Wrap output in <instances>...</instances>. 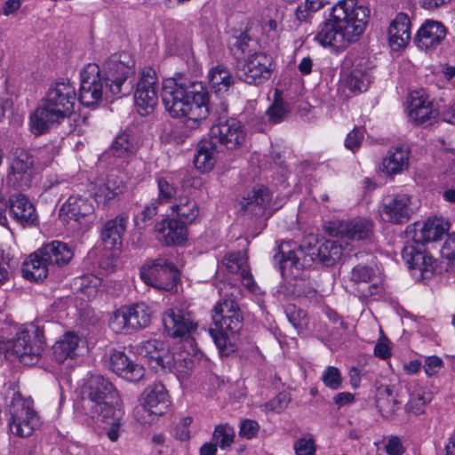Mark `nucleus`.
Listing matches in <instances>:
<instances>
[{"label":"nucleus","mask_w":455,"mask_h":455,"mask_svg":"<svg viewBox=\"0 0 455 455\" xmlns=\"http://www.w3.org/2000/svg\"><path fill=\"white\" fill-rule=\"evenodd\" d=\"M210 84L216 92H226L234 84V79L227 67L219 64L209 70Z\"/></svg>","instance_id":"e433bc0d"},{"label":"nucleus","mask_w":455,"mask_h":455,"mask_svg":"<svg viewBox=\"0 0 455 455\" xmlns=\"http://www.w3.org/2000/svg\"><path fill=\"white\" fill-rule=\"evenodd\" d=\"M416 208L412 196L408 194L388 195L383 198L381 216L386 221L403 223L410 220Z\"/></svg>","instance_id":"a211bd4d"},{"label":"nucleus","mask_w":455,"mask_h":455,"mask_svg":"<svg viewBox=\"0 0 455 455\" xmlns=\"http://www.w3.org/2000/svg\"><path fill=\"white\" fill-rule=\"evenodd\" d=\"M403 258L405 259L410 268L418 269L421 274L431 273L434 269V264L435 262L434 258L419 251H416L413 246H406L403 249Z\"/></svg>","instance_id":"c9c22d12"},{"label":"nucleus","mask_w":455,"mask_h":455,"mask_svg":"<svg viewBox=\"0 0 455 455\" xmlns=\"http://www.w3.org/2000/svg\"><path fill=\"white\" fill-rule=\"evenodd\" d=\"M286 315L289 322L299 333L306 330L309 323V319L306 311L296 307H289L286 310Z\"/></svg>","instance_id":"c03bdc74"},{"label":"nucleus","mask_w":455,"mask_h":455,"mask_svg":"<svg viewBox=\"0 0 455 455\" xmlns=\"http://www.w3.org/2000/svg\"><path fill=\"white\" fill-rule=\"evenodd\" d=\"M156 239L163 244L180 245L187 240L186 225L176 219H165L155 227Z\"/></svg>","instance_id":"5701e85b"},{"label":"nucleus","mask_w":455,"mask_h":455,"mask_svg":"<svg viewBox=\"0 0 455 455\" xmlns=\"http://www.w3.org/2000/svg\"><path fill=\"white\" fill-rule=\"evenodd\" d=\"M436 116L437 113L425 92L418 91L411 94L409 117L413 123L427 126L433 124Z\"/></svg>","instance_id":"6ab92c4d"},{"label":"nucleus","mask_w":455,"mask_h":455,"mask_svg":"<svg viewBox=\"0 0 455 455\" xmlns=\"http://www.w3.org/2000/svg\"><path fill=\"white\" fill-rule=\"evenodd\" d=\"M433 398L432 393L423 388H417L410 395L405 405V411L414 416H419L425 411V407Z\"/></svg>","instance_id":"ea45409f"},{"label":"nucleus","mask_w":455,"mask_h":455,"mask_svg":"<svg viewBox=\"0 0 455 455\" xmlns=\"http://www.w3.org/2000/svg\"><path fill=\"white\" fill-rule=\"evenodd\" d=\"M364 135L363 127H355L345 140V147L353 152L357 150L362 143Z\"/></svg>","instance_id":"5fc2aeb1"},{"label":"nucleus","mask_w":455,"mask_h":455,"mask_svg":"<svg viewBox=\"0 0 455 455\" xmlns=\"http://www.w3.org/2000/svg\"><path fill=\"white\" fill-rule=\"evenodd\" d=\"M152 317L150 307L141 302L121 307L110 317L109 326L113 331H137L149 325Z\"/></svg>","instance_id":"9b49d317"},{"label":"nucleus","mask_w":455,"mask_h":455,"mask_svg":"<svg viewBox=\"0 0 455 455\" xmlns=\"http://www.w3.org/2000/svg\"><path fill=\"white\" fill-rule=\"evenodd\" d=\"M109 368L113 372L128 381H139L145 374L144 367L134 363L123 351H114L111 354Z\"/></svg>","instance_id":"4be33fe9"},{"label":"nucleus","mask_w":455,"mask_h":455,"mask_svg":"<svg viewBox=\"0 0 455 455\" xmlns=\"http://www.w3.org/2000/svg\"><path fill=\"white\" fill-rule=\"evenodd\" d=\"M222 299L218 301L212 310V319L215 329H209L220 355L228 356L236 349L235 345L230 341L228 335L238 333L243 326V315L238 304L230 297H235L239 289L230 283H223L218 287Z\"/></svg>","instance_id":"423d86ee"},{"label":"nucleus","mask_w":455,"mask_h":455,"mask_svg":"<svg viewBox=\"0 0 455 455\" xmlns=\"http://www.w3.org/2000/svg\"><path fill=\"white\" fill-rule=\"evenodd\" d=\"M140 355L146 357L153 367L160 366L162 369L170 368L172 363V355L166 348L165 344L159 339H148L137 346Z\"/></svg>","instance_id":"b1692460"},{"label":"nucleus","mask_w":455,"mask_h":455,"mask_svg":"<svg viewBox=\"0 0 455 455\" xmlns=\"http://www.w3.org/2000/svg\"><path fill=\"white\" fill-rule=\"evenodd\" d=\"M108 91L112 94H129L132 86L127 79L135 73V62L128 52H116L106 59L100 67Z\"/></svg>","instance_id":"6e6552de"},{"label":"nucleus","mask_w":455,"mask_h":455,"mask_svg":"<svg viewBox=\"0 0 455 455\" xmlns=\"http://www.w3.org/2000/svg\"><path fill=\"white\" fill-rule=\"evenodd\" d=\"M140 278L148 285L157 290L168 291L179 279L175 265L165 258L146 262L140 268Z\"/></svg>","instance_id":"f8f14e48"},{"label":"nucleus","mask_w":455,"mask_h":455,"mask_svg":"<svg viewBox=\"0 0 455 455\" xmlns=\"http://www.w3.org/2000/svg\"><path fill=\"white\" fill-rule=\"evenodd\" d=\"M386 451L388 455H402L404 448L401 440L396 436L390 437L386 444Z\"/></svg>","instance_id":"0e129e2a"},{"label":"nucleus","mask_w":455,"mask_h":455,"mask_svg":"<svg viewBox=\"0 0 455 455\" xmlns=\"http://www.w3.org/2000/svg\"><path fill=\"white\" fill-rule=\"evenodd\" d=\"M370 9L357 0L339 1L331 9V18L319 28L315 39L323 46L346 48L365 30Z\"/></svg>","instance_id":"7ed1b4c3"},{"label":"nucleus","mask_w":455,"mask_h":455,"mask_svg":"<svg viewBox=\"0 0 455 455\" xmlns=\"http://www.w3.org/2000/svg\"><path fill=\"white\" fill-rule=\"evenodd\" d=\"M192 423L191 417L182 418L179 423H177L173 429L174 436L180 440L185 441L189 438V426Z\"/></svg>","instance_id":"13d9d810"},{"label":"nucleus","mask_w":455,"mask_h":455,"mask_svg":"<svg viewBox=\"0 0 455 455\" xmlns=\"http://www.w3.org/2000/svg\"><path fill=\"white\" fill-rule=\"evenodd\" d=\"M133 414L136 420L141 425H151L158 419L159 416H162L156 411L149 410L141 400L140 404L134 409Z\"/></svg>","instance_id":"3c124183"},{"label":"nucleus","mask_w":455,"mask_h":455,"mask_svg":"<svg viewBox=\"0 0 455 455\" xmlns=\"http://www.w3.org/2000/svg\"><path fill=\"white\" fill-rule=\"evenodd\" d=\"M235 72L237 77L248 84H262L271 76L272 58L264 52H254L237 61Z\"/></svg>","instance_id":"ddd939ff"},{"label":"nucleus","mask_w":455,"mask_h":455,"mask_svg":"<svg viewBox=\"0 0 455 455\" xmlns=\"http://www.w3.org/2000/svg\"><path fill=\"white\" fill-rule=\"evenodd\" d=\"M450 228V223L441 217L428 218L416 233L417 240L435 242L440 239Z\"/></svg>","instance_id":"473e14b6"},{"label":"nucleus","mask_w":455,"mask_h":455,"mask_svg":"<svg viewBox=\"0 0 455 455\" xmlns=\"http://www.w3.org/2000/svg\"><path fill=\"white\" fill-rule=\"evenodd\" d=\"M162 100L173 118H184L195 129L209 115V93L202 82L168 78L163 82Z\"/></svg>","instance_id":"f03ea898"},{"label":"nucleus","mask_w":455,"mask_h":455,"mask_svg":"<svg viewBox=\"0 0 455 455\" xmlns=\"http://www.w3.org/2000/svg\"><path fill=\"white\" fill-rule=\"evenodd\" d=\"M128 217L121 214L105 223L100 237L104 245L109 249H118L122 245V237L125 232Z\"/></svg>","instance_id":"c756f323"},{"label":"nucleus","mask_w":455,"mask_h":455,"mask_svg":"<svg viewBox=\"0 0 455 455\" xmlns=\"http://www.w3.org/2000/svg\"><path fill=\"white\" fill-rule=\"evenodd\" d=\"M259 430V425L252 419H244L240 423L239 435L248 440L254 438Z\"/></svg>","instance_id":"4d7b16f0"},{"label":"nucleus","mask_w":455,"mask_h":455,"mask_svg":"<svg viewBox=\"0 0 455 455\" xmlns=\"http://www.w3.org/2000/svg\"><path fill=\"white\" fill-rule=\"evenodd\" d=\"M389 340L387 338L379 339L374 347V355L381 359H387L391 355V349L389 347Z\"/></svg>","instance_id":"e2e57ef3"},{"label":"nucleus","mask_w":455,"mask_h":455,"mask_svg":"<svg viewBox=\"0 0 455 455\" xmlns=\"http://www.w3.org/2000/svg\"><path fill=\"white\" fill-rule=\"evenodd\" d=\"M11 217L22 227L36 226L38 215L35 205L22 194L13 195L9 199Z\"/></svg>","instance_id":"412c9836"},{"label":"nucleus","mask_w":455,"mask_h":455,"mask_svg":"<svg viewBox=\"0 0 455 455\" xmlns=\"http://www.w3.org/2000/svg\"><path fill=\"white\" fill-rule=\"evenodd\" d=\"M222 264L229 273L239 275L243 268H246V260L243 255L238 252L228 254L223 259Z\"/></svg>","instance_id":"de8ad7c7"},{"label":"nucleus","mask_w":455,"mask_h":455,"mask_svg":"<svg viewBox=\"0 0 455 455\" xmlns=\"http://www.w3.org/2000/svg\"><path fill=\"white\" fill-rule=\"evenodd\" d=\"M446 35V28L442 22L427 20L419 28L415 36V44L421 50H433L442 44Z\"/></svg>","instance_id":"aec40b11"},{"label":"nucleus","mask_w":455,"mask_h":455,"mask_svg":"<svg viewBox=\"0 0 455 455\" xmlns=\"http://www.w3.org/2000/svg\"><path fill=\"white\" fill-rule=\"evenodd\" d=\"M81 404L76 411L77 420L105 431L108 438L116 442L122 431L120 398L114 385L102 375L91 374L81 389Z\"/></svg>","instance_id":"f257e3e1"},{"label":"nucleus","mask_w":455,"mask_h":455,"mask_svg":"<svg viewBox=\"0 0 455 455\" xmlns=\"http://www.w3.org/2000/svg\"><path fill=\"white\" fill-rule=\"evenodd\" d=\"M396 405L397 402L395 399L379 398L378 401V407L379 408V411L386 416L392 414L395 411Z\"/></svg>","instance_id":"69168bd1"},{"label":"nucleus","mask_w":455,"mask_h":455,"mask_svg":"<svg viewBox=\"0 0 455 455\" xmlns=\"http://www.w3.org/2000/svg\"><path fill=\"white\" fill-rule=\"evenodd\" d=\"M124 183L120 177L116 174H108L102 186H100L96 196L100 199H102L104 203H108L116 196L124 193Z\"/></svg>","instance_id":"4c0bfd02"},{"label":"nucleus","mask_w":455,"mask_h":455,"mask_svg":"<svg viewBox=\"0 0 455 455\" xmlns=\"http://www.w3.org/2000/svg\"><path fill=\"white\" fill-rule=\"evenodd\" d=\"M41 256L38 249L31 253L28 259L23 263L22 275L24 278L32 282H40L47 277L52 268Z\"/></svg>","instance_id":"2f4dec72"},{"label":"nucleus","mask_w":455,"mask_h":455,"mask_svg":"<svg viewBox=\"0 0 455 455\" xmlns=\"http://www.w3.org/2000/svg\"><path fill=\"white\" fill-rule=\"evenodd\" d=\"M10 431L20 437H28L39 426L40 419L32 408V403L23 399L19 392L12 391V401L9 404Z\"/></svg>","instance_id":"1a4fd4ad"},{"label":"nucleus","mask_w":455,"mask_h":455,"mask_svg":"<svg viewBox=\"0 0 455 455\" xmlns=\"http://www.w3.org/2000/svg\"><path fill=\"white\" fill-rule=\"evenodd\" d=\"M342 256V246L335 241L327 240L318 247H310L307 251L292 241L280 243L274 254L275 264L284 276H296L298 271L309 267L314 262L331 266Z\"/></svg>","instance_id":"20e7f679"},{"label":"nucleus","mask_w":455,"mask_h":455,"mask_svg":"<svg viewBox=\"0 0 455 455\" xmlns=\"http://www.w3.org/2000/svg\"><path fill=\"white\" fill-rule=\"evenodd\" d=\"M81 339L75 331H66L55 341L52 347V359L58 363L73 360L77 355Z\"/></svg>","instance_id":"bb28decb"},{"label":"nucleus","mask_w":455,"mask_h":455,"mask_svg":"<svg viewBox=\"0 0 455 455\" xmlns=\"http://www.w3.org/2000/svg\"><path fill=\"white\" fill-rule=\"evenodd\" d=\"M372 222L367 220H357L341 223L338 233L342 238L351 240H369L372 235Z\"/></svg>","instance_id":"72a5a7b5"},{"label":"nucleus","mask_w":455,"mask_h":455,"mask_svg":"<svg viewBox=\"0 0 455 455\" xmlns=\"http://www.w3.org/2000/svg\"><path fill=\"white\" fill-rule=\"evenodd\" d=\"M162 321L167 335L181 340L190 339L197 328V323L190 312L180 307L165 310Z\"/></svg>","instance_id":"dca6fc26"},{"label":"nucleus","mask_w":455,"mask_h":455,"mask_svg":"<svg viewBox=\"0 0 455 455\" xmlns=\"http://www.w3.org/2000/svg\"><path fill=\"white\" fill-rule=\"evenodd\" d=\"M158 198L156 200L159 204L168 203L177 193V186L174 183L173 177L171 174L157 177Z\"/></svg>","instance_id":"79ce46f5"},{"label":"nucleus","mask_w":455,"mask_h":455,"mask_svg":"<svg viewBox=\"0 0 455 455\" xmlns=\"http://www.w3.org/2000/svg\"><path fill=\"white\" fill-rule=\"evenodd\" d=\"M172 214L177 216L184 225L193 223L199 215L200 210L196 201L189 196H180L171 205Z\"/></svg>","instance_id":"f704fd0d"},{"label":"nucleus","mask_w":455,"mask_h":455,"mask_svg":"<svg viewBox=\"0 0 455 455\" xmlns=\"http://www.w3.org/2000/svg\"><path fill=\"white\" fill-rule=\"evenodd\" d=\"M321 379L324 386L331 390H337L341 387L342 376L337 367L328 366L323 371Z\"/></svg>","instance_id":"8fccbe9b"},{"label":"nucleus","mask_w":455,"mask_h":455,"mask_svg":"<svg viewBox=\"0 0 455 455\" xmlns=\"http://www.w3.org/2000/svg\"><path fill=\"white\" fill-rule=\"evenodd\" d=\"M246 139V133L241 123L230 118L220 120L212 126L209 138L202 140L195 156V166L201 172L211 171L217 160L218 154L224 148L235 150L239 148Z\"/></svg>","instance_id":"0eeeda50"},{"label":"nucleus","mask_w":455,"mask_h":455,"mask_svg":"<svg viewBox=\"0 0 455 455\" xmlns=\"http://www.w3.org/2000/svg\"><path fill=\"white\" fill-rule=\"evenodd\" d=\"M160 204L157 201H153L149 204H148L140 212L139 216H137L135 222L137 226L140 225V221L146 222L147 220H151L157 213V207Z\"/></svg>","instance_id":"680f3d73"},{"label":"nucleus","mask_w":455,"mask_h":455,"mask_svg":"<svg viewBox=\"0 0 455 455\" xmlns=\"http://www.w3.org/2000/svg\"><path fill=\"white\" fill-rule=\"evenodd\" d=\"M235 436L234 427L228 424H222L215 427L212 438L217 446L225 449L233 443Z\"/></svg>","instance_id":"37998d69"},{"label":"nucleus","mask_w":455,"mask_h":455,"mask_svg":"<svg viewBox=\"0 0 455 455\" xmlns=\"http://www.w3.org/2000/svg\"><path fill=\"white\" fill-rule=\"evenodd\" d=\"M389 44L395 50L405 47L411 40V21L406 13L400 12L388 28Z\"/></svg>","instance_id":"c85d7f7f"},{"label":"nucleus","mask_w":455,"mask_h":455,"mask_svg":"<svg viewBox=\"0 0 455 455\" xmlns=\"http://www.w3.org/2000/svg\"><path fill=\"white\" fill-rule=\"evenodd\" d=\"M60 216L63 222L74 221L81 228L87 229L94 220V206L88 198L73 195L61 206Z\"/></svg>","instance_id":"f3484780"},{"label":"nucleus","mask_w":455,"mask_h":455,"mask_svg":"<svg viewBox=\"0 0 455 455\" xmlns=\"http://www.w3.org/2000/svg\"><path fill=\"white\" fill-rule=\"evenodd\" d=\"M76 100V88L68 81L52 84L29 117L32 133L41 135L61 124L73 113Z\"/></svg>","instance_id":"39448f33"},{"label":"nucleus","mask_w":455,"mask_h":455,"mask_svg":"<svg viewBox=\"0 0 455 455\" xmlns=\"http://www.w3.org/2000/svg\"><path fill=\"white\" fill-rule=\"evenodd\" d=\"M251 40L247 35L242 34L238 36L232 46V51L235 58L240 59L243 55L249 54L251 51Z\"/></svg>","instance_id":"864d4df0"},{"label":"nucleus","mask_w":455,"mask_h":455,"mask_svg":"<svg viewBox=\"0 0 455 455\" xmlns=\"http://www.w3.org/2000/svg\"><path fill=\"white\" fill-rule=\"evenodd\" d=\"M291 400V395L288 393L282 392L267 403L262 404L261 408L266 413H281L287 408Z\"/></svg>","instance_id":"49530a36"},{"label":"nucleus","mask_w":455,"mask_h":455,"mask_svg":"<svg viewBox=\"0 0 455 455\" xmlns=\"http://www.w3.org/2000/svg\"><path fill=\"white\" fill-rule=\"evenodd\" d=\"M81 84L79 100L87 107L98 104L103 99L111 100L117 94H112L105 84L100 66L95 63L87 64L80 74Z\"/></svg>","instance_id":"9d476101"},{"label":"nucleus","mask_w":455,"mask_h":455,"mask_svg":"<svg viewBox=\"0 0 455 455\" xmlns=\"http://www.w3.org/2000/svg\"><path fill=\"white\" fill-rule=\"evenodd\" d=\"M355 400V396L353 394L349 392H341L337 394L333 397V402L339 405V407L349 404L353 403Z\"/></svg>","instance_id":"338daca9"},{"label":"nucleus","mask_w":455,"mask_h":455,"mask_svg":"<svg viewBox=\"0 0 455 455\" xmlns=\"http://www.w3.org/2000/svg\"><path fill=\"white\" fill-rule=\"evenodd\" d=\"M33 156L24 148H17L12 152L7 184L15 189L30 188L33 179Z\"/></svg>","instance_id":"4468645a"},{"label":"nucleus","mask_w":455,"mask_h":455,"mask_svg":"<svg viewBox=\"0 0 455 455\" xmlns=\"http://www.w3.org/2000/svg\"><path fill=\"white\" fill-rule=\"evenodd\" d=\"M443 366V360L435 355L429 356L425 360L424 369L427 376L437 373Z\"/></svg>","instance_id":"052dcab7"},{"label":"nucleus","mask_w":455,"mask_h":455,"mask_svg":"<svg viewBox=\"0 0 455 455\" xmlns=\"http://www.w3.org/2000/svg\"><path fill=\"white\" fill-rule=\"evenodd\" d=\"M136 151V145L130 133L124 132L117 135L110 147V152L116 157H127Z\"/></svg>","instance_id":"a19ab883"},{"label":"nucleus","mask_w":455,"mask_h":455,"mask_svg":"<svg viewBox=\"0 0 455 455\" xmlns=\"http://www.w3.org/2000/svg\"><path fill=\"white\" fill-rule=\"evenodd\" d=\"M39 254L52 269L55 266H65L74 256L73 250L68 243L57 240L43 244L39 248Z\"/></svg>","instance_id":"a878e982"},{"label":"nucleus","mask_w":455,"mask_h":455,"mask_svg":"<svg viewBox=\"0 0 455 455\" xmlns=\"http://www.w3.org/2000/svg\"><path fill=\"white\" fill-rule=\"evenodd\" d=\"M271 201L272 194L270 190L264 186H260L253 188L247 197H243L241 204L243 210L259 215L263 214L269 207Z\"/></svg>","instance_id":"7c9ffc66"},{"label":"nucleus","mask_w":455,"mask_h":455,"mask_svg":"<svg viewBox=\"0 0 455 455\" xmlns=\"http://www.w3.org/2000/svg\"><path fill=\"white\" fill-rule=\"evenodd\" d=\"M294 450L296 455H315V441L312 437L300 438L295 442Z\"/></svg>","instance_id":"6e6d98bb"},{"label":"nucleus","mask_w":455,"mask_h":455,"mask_svg":"<svg viewBox=\"0 0 455 455\" xmlns=\"http://www.w3.org/2000/svg\"><path fill=\"white\" fill-rule=\"evenodd\" d=\"M142 402L149 410L156 411L161 415L165 414L171 405L170 396L164 386L160 383H153L148 386L141 395Z\"/></svg>","instance_id":"cd10ccee"},{"label":"nucleus","mask_w":455,"mask_h":455,"mask_svg":"<svg viewBox=\"0 0 455 455\" xmlns=\"http://www.w3.org/2000/svg\"><path fill=\"white\" fill-rule=\"evenodd\" d=\"M374 275L372 267L358 264L352 268L349 280L355 284L368 283L372 281Z\"/></svg>","instance_id":"09e8293b"},{"label":"nucleus","mask_w":455,"mask_h":455,"mask_svg":"<svg viewBox=\"0 0 455 455\" xmlns=\"http://www.w3.org/2000/svg\"><path fill=\"white\" fill-rule=\"evenodd\" d=\"M238 275L244 286H246L251 291L254 290L256 284L253 281L252 275L248 267L246 268H243V271Z\"/></svg>","instance_id":"774afa93"},{"label":"nucleus","mask_w":455,"mask_h":455,"mask_svg":"<svg viewBox=\"0 0 455 455\" xmlns=\"http://www.w3.org/2000/svg\"><path fill=\"white\" fill-rule=\"evenodd\" d=\"M410 151L403 146L389 148L382 158L379 170L389 177L403 173L409 168Z\"/></svg>","instance_id":"393cba45"},{"label":"nucleus","mask_w":455,"mask_h":455,"mask_svg":"<svg viewBox=\"0 0 455 455\" xmlns=\"http://www.w3.org/2000/svg\"><path fill=\"white\" fill-rule=\"evenodd\" d=\"M158 79L153 68H144L140 74L134 92V101L138 112L147 116L154 111L158 102Z\"/></svg>","instance_id":"2eb2a0df"},{"label":"nucleus","mask_w":455,"mask_h":455,"mask_svg":"<svg viewBox=\"0 0 455 455\" xmlns=\"http://www.w3.org/2000/svg\"><path fill=\"white\" fill-rule=\"evenodd\" d=\"M290 112L287 103L281 98L275 97L274 102L267 110L268 120L273 124H278L284 120Z\"/></svg>","instance_id":"a18cd8bd"},{"label":"nucleus","mask_w":455,"mask_h":455,"mask_svg":"<svg viewBox=\"0 0 455 455\" xmlns=\"http://www.w3.org/2000/svg\"><path fill=\"white\" fill-rule=\"evenodd\" d=\"M315 12L309 9V5L306 2L299 4L294 11V20L291 28H296L303 23H309Z\"/></svg>","instance_id":"603ef678"},{"label":"nucleus","mask_w":455,"mask_h":455,"mask_svg":"<svg viewBox=\"0 0 455 455\" xmlns=\"http://www.w3.org/2000/svg\"><path fill=\"white\" fill-rule=\"evenodd\" d=\"M370 84V75L366 68L359 63L355 66L346 76V85L353 92H362L367 90Z\"/></svg>","instance_id":"58836bf2"},{"label":"nucleus","mask_w":455,"mask_h":455,"mask_svg":"<svg viewBox=\"0 0 455 455\" xmlns=\"http://www.w3.org/2000/svg\"><path fill=\"white\" fill-rule=\"evenodd\" d=\"M440 253L443 259L455 262V232L448 235L441 248Z\"/></svg>","instance_id":"bf43d9fd"}]
</instances>
